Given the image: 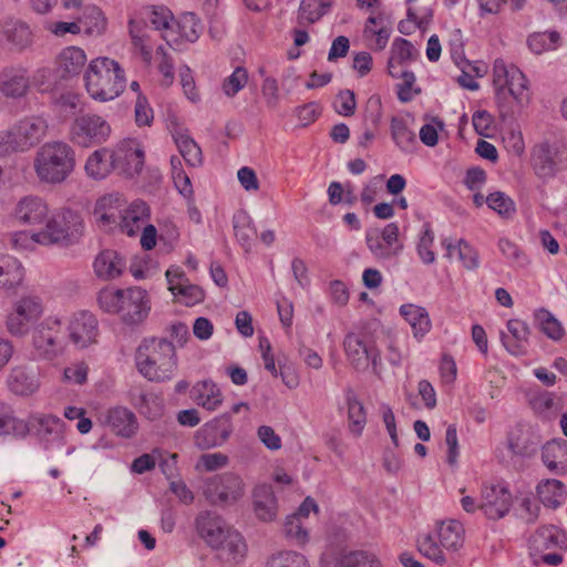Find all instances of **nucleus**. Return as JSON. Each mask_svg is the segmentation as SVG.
<instances>
[{
    "label": "nucleus",
    "mask_w": 567,
    "mask_h": 567,
    "mask_svg": "<svg viewBox=\"0 0 567 567\" xmlns=\"http://www.w3.org/2000/svg\"><path fill=\"white\" fill-rule=\"evenodd\" d=\"M400 315L410 324L413 336L422 339L432 328L427 310L414 303H404L400 307Z\"/></svg>",
    "instance_id": "nucleus-36"
},
{
    "label": "nucleus",
    "mask_w": 567,
    "mask_h": 567,
    "mask_svg": "<svg viewBox=\"0 0 567 567\" xmlns=\"http://www.w3.org/2000/svg\"><path fill=\"white\" fill-rule=\"evenodd\" d=\"M128 34L135 51L140 52L143 61L151 64L153 59V45L151 44L150 28L142 20L128 21Z\"/></svg>",
    "instance_id": "nucleus-37"
},
{
    "label": "nucleus",
    "mask_w": 567,
    "mask_h": 567,
    "mask_svg": "<svg viewBox=\"0 0 567 567\" xmlns=\"http://www.w3.org/2000/svg\"><path fill=\"white\" fill-rule=\"evenodd\" d=\"M30 89L28 70L21 65L6 66L0 72V97L18 100Z\"/></svg>",
    "instance_id": "nucleus-19"
},
{
    "label": "nucleus",
    "mask_w": 567,
    "mask_h": 567,
    "mask_svg": "<svg viewBox=\"0 0 567 567\" xmlns=\"http://www.w3.org/2000/svg\"><path fill=\"white\" fill-rule=\"evenodd\" d=\"M111 125L97 114H81L70 126V140L81 147L105 143L111 135Z\"/></svg>",
    "instance_id": "nucleus-10"
},
{
    "label": "nucleus",
    "mask_w": 567,
    "mask_h": 567,
    "mask_svg": "<svg viewBox=\"0 0 567 567\" xmlns=\"http://www.w3.org/2000/svg\"><path fill=\"white\" fill-rule=\"evenodd\" d=\"M175 30L179 42L183 40L195 42L199 38L202 27L194 13L186 12L178 21L175 20Z\"/></svg>",
    "instance_id": "nucleus-53"
},
{
    "label": "nucleus",
    "mask_w": 567,
    "mask_h": 567,
    "mask_svg": "<svg viewBox=\"0 0 567 567\" xmlns=\"http://www.w3.org/2000/svg\"><path fill=\"white\" fill-rule=\"evenodd\" d=\"M199 536L210 546H220L221 539L231 529L224 519L213 512H202L196 518Z\"/></svg>",
    "instance_id": "nucleus-23"
},
{
    "label": "nucleus",
    "mask_w": 567,
    "mask_h": 567,
    "mask_svg": "<svg viewBox=\"0 0 567 567\" xmlns=\"http://www.w3.org/2000/svg\"><path fill=\"white\" fill-rule=\"evenodd\" d=\"M536 493L540 503L549 508L559 507L567 497L564 484L554 478L540 481L536 487Z\"/></svg>",
    "instance_id": "nucleus-43"
},
{
    "label": "nucleus",
    "mask_w": 567,
    "mask_h": 567,
    "mask_svg": "<svg viewBox=\"0 0 567 567\" xmlns=\"http://www.w3.org/2000/svg\"><path fill=\"white\" fill-rule=\"evenodd\" d=\"M513 505L509 489L503 484H484L481 489L480 509L493 520L507 515Z\"/></svg>",
    "instance_id": "nucleus-13"
},
{
    "label": "nucleus",
    "mask_w": 567,
    "mask_h": 567,
    "mask_svg": "<svg viewBox=\"0 0 567 567\" xmlns=\"http://www.w3.org/2000/svg\"><path fill=\"white\" fill-rule=\"evenodd\" d=\"M113 148L101 147L92 152L85 162L84 171L87 177L102 181L115 171Z\"/></svg>",
    "instance_id": "nucleus-27"
},
{
    "label": "nucleus",
    "mask_w": 567,
    "mask_h": 567,
    "mask_svg": "<svg viewBox=\"0 0 567 567\" xmlns=\"http://www.w3.org/2000/svg\"><path fill=\"white\" fill-rule=\"evenodd\" d=\"M542 331L553 340H559L564 334V329L560 322L545 309H540L535 315Z\"/></svg>",
    "instance_id": "nucleus-58"
},
{
    "label": "nucleus",
    "mask_w": 567,
    "mask_h": 567,
    "mask_svg": "<svg viewBox=\"0 0 567 567\" xmlns=\"http://www.w3.org/2000/svg\"><path fill=\"white\" fill-rule=\"evenodd\" d=\"M255 512L264 522H271L278 513L277 498L269 485H259L254 491Z\"/></svg>",
    "instance_id": "nucleus-38"
},
{
    "label": "nucleus",
    "mask_w": 567,
    "mask_h": 567,
    "mask_svg": "<svg viewBox=\"0 0 567 567\" xmlns=\"http://www.w3.org/2000/svg\"><path fill=\"white\" fill-rule=\"evenodd\" d=\"M10 392L19 396H31L41 386L40 370L34 365H16L7 378Z\"/></svg>",
    "instance_id": "nucleus-16"
},
{
    "label": "nucleus",
    "mask_w": 567,
    "mask_h": 567,
    "mask_svg": "<svg viewBox=\"0 0 567 567\" xmlns=\"http://www.w3.org/2000/svg\"><path fill=\"white\" fill-rule=\"evenodd\" d=\"M365 239L369 249L379 259H389L400 251V248H391L386 246L377 230L368 231Z\"/></svg>",
    "instance_id": "nucleus-61"
},
{
    "label": "nucleus",
    "mask_w": 567,
    "mask_h": 567,
    "mask_svg": "<svg viewBox=\"0 0 567 567\" xmlns=\"http://www.w3.org/2000/svg\"><path fill=\"white\" fill-rule=\"evenodd\" d=\"M442 246L446 249L447 258H452L453 252L456 251L458 259L466 269L474 270L478 267V252L465 240L461 239L456 245H453L450 239H443Z\"/></svg>",
    "instance_id": "nucleus-47"
},
{
    "label": "nucleus",
    "mask_w": 567,
    "mask_h": 567,
    "mask_svg": "<svg viewBox=\"0 0 567 567\" xmlns=\"http://www.w3.org/2000/svg\"><path fill=\"white\" fill-rule=\"evenodd\" d=\"M247 82V70L243 66H237L234 72L223 81L221 90L226 96L234 97L246 86Z\"/></svg>",
    "instance_id": "nucleus-59"
},
{
    "label": "nucleus",
    "mask_w": 567,
    "mask_h": 567,
    "mask_svg": "<svg viewBox=\"0 0 567 567\" xmlns=\"http://www.w3.org/2000/svg\"><path fill=\"white\" fill-rule=\"evenodd\" d=\"M113 161L115 171L126 177L138 175L144 166V151L140 143L132 138H125L113 147Z\"/></svg>",
    "instance_id": "nucleus-14"
},
{
    "label": "nucleus",
    "mask_w": 567,
    "mask_h": 567,
    "mask_svg": "<svg viewBox=\"0 0 567 567\" xmlns=\"http://www.w3.org/2000/svg\"><path fill=\"white\" fill-rule=\"evenodd\" d=\"M75 165V151L63 141H49L42 144L33 158V171L38 179L50 185L66 181Z\"/></svg>",
    "instance_id": "nucleus-2"
},
{
    "label": "nucleus",
    "mask_w": 567,
    "mask_h": 567,
    "mask_svg": "<svg viewBox=\"0 0 567 567\" xmlns=\"http://www.w3.org/2000/svg\"><path fill=\"white\" fill-rule=\"evenodd\" d=\"M103 424L107 426L114 435L124 439L134 436L138 429L135 414L124 406L109 409L104 414Z\"/></svg>",
    "instance_id": "nucleus-22"
},
{
    "label": "nucleus",
    "mask_w": 567,
    "mask_h": 567,
    "mask_svg": "<svg viewBox=\"0 0 567 567\" xmlns=\"http://www.w3.org/2000/svg\"><path fill=\"white\" fill-rule=\"evenodd\" d=\"M125 204L126 199L120 193H111L100 197L93 213L97 224L106 228L118 226Z\"/></svg>",
    "instance_id": "nucleus-20"
},
{
    "label": "nucleus",
    "mask_w": 567,
    "mask_h": 567,
    "mask_svg": "<svg viewBox=\"0 0 567 567\" xmlns=\"http://www.w3.org/2000/svg\"><path fill=\"white\" fill-rule=\"evenodd\" d=\"M486 204L489 208L504 217H511L515 213L514 202L502 192L489 194L486 197Z\"/></svg>",
    "instance_id": "nucleus-62"
},
{
    "label": "nucleus",
    "mask_w": 567,
    "mask_h": 567,
    "mask_svg": "<svg viewBox=\"0 0 567 567\" xmlns=\"http://www.w3.org/2000/svg\"><path fill=\"white\" fill-rule=\"evenodd\" d=\"M390 53L388 72L392 78H399L400 73L398 70L403 69L405 63L414 61L417 56V51L413 44L403 38L394 39Z\"/></svg>",
    "instance_id": "nucleus-33"
},
{
    "label": "nucleus",
    "mask_w": 567,
    "mask_h": 567,
    "mask_svg": "<svg viewBox=\"0 0 567 567\" xmlns=\"http://www.w3.org/2000/svg\"><path fill=\"white\" fill-rule=\"evenodd\" d=\"M498 247L502 254L509 260L512 266L523 268L528 264L527 256L519 249V247L508 239H501Z\"/></svg>",
    "instance_id": "nucleus-64"
},
{
    "label": "nucleus",
    "mask_w": 567,
    "mask_h": 567,
    "mask_svg": "<svg viewBox=\"0 0 567 567\" xmlns=\"http://www.w3.org/2000/svg\"><path fill=\"white\" fill-rule=\"evenodd\" d=\"M233 430L230 414L224 413L200 426L194 435V443L199 450L221 446L230 437Z\"/></svg>",
    "instance_id": "nucleus-15"
},
{
    "label": "nucleus",
    "mask_w": 567,
    "mask_h": 567,
    "mask_svg": "<svg viewBox=\"0 0 567 567\" xmlns=\"http://www.w3.org/2000/svg\"><path fill=\"white\" fill-rule=\"evenodd\" d=\"M93 267L100 279L113 280L122 275L125 262L115 250L106 249L96 256Z\"/></svg>",
    "instance_id": "nucleus-34"
},
{
    "label": "nucleus",
    "mask_w": 567,
    "mask_h": 567,
    "mask_svg": "<svg viewBox=\"0 0 567 567\" xmlns=\"http://www.w3.org/2000/svg\"><path fill=\"white\" fill-rule=\"evenodd\" d=\"M391 33V21L382 12L369 17L364 23L363 38L368 41L369 48L374 51L385 49Z\"/></svg>",
    "instance_id": "nucleus-24"
},
{
    "label": "nucleus",
    "mask_w": 567,
    "mask_h": 567,
    "mask_svg": "<svg viewBox=\"0 0 567 567\" xmlns=\"http://www.w3.org/2000/svg\"><path fill=\"white\" fill-rule=\"evenodd\" d=\"M437 544L432 535H424L417 540L419 551L439 565L446 563L444 549L456 550L463 542V526L457 520L442 522L436 529Z\"/></svg>",
    "instance_id": "nucleus-6"
},
{
    "label": "nucleus",
    "mask_w": 567,
    "mask_h": 567,
    "mask_svg": "<svg viewBox=\"0 0 567 567\" xmlns=\"http://www.w3.org/2000/svg\"><path fill=\"white\" fill-rule=\"evenodd\" d=\"M346 355L358 371H365L370 364L377 372L381 358L374 342L364 334L350 332L343 341Z\"/></svg>",
    "instance_id": "nucleus-11"
},
{
    "label": "nucleus",
    "mask_w": 567,
    "mask_h": 567,
    "mask_svg": "<svg viewBox=\"0 0 567 567\" xmlns=\"http://www.w3.org/2000/svg\"><path fill=\"white\" fill-rule=\"evenodd\" d=\"M44 221V228L37 231V237L42 246L68 247L78 243L83 235L82 217L69 208L56 210Z\"/></svg>",
    "instance_id": "nucleus-4"
},
{
    "label": "nucleus",
    "mask_w": 567,
    "mask_h": 567,
    "mask_svg": "<svg viewBox=\"0 0 567 567\" xmlns=\"http://www.w3.org/2000/svg\"><path fill=\"white\" fill-rule=\"evenodd\" d=\"M560 164L561 158L557 147L540 143L532 150L530 165L538 177H553L559 171Z\"/></svg>",
    "instance_id": "nucleus-21"
},
{
    "label": "nucleus",
    "mask_w": 567,
    "mask_h": 567,
    "mask_svg": "<svg viewBox=\"0 0 567 567\" xmlns=\"http://www.w3.org/2000/svg\"><path fill=\"white\" fill-rule=\"evenodd\" d=\"M151 23L156 30L163 31L162 38L168 47L177 49L179 38L176 35L175 19L166 8H155L151 14Z\"/></svg>",
    "instance_id": "nucleus-42"
},
{
    "label": "nucleus",
    "mask_w": 567,
    "mask_h": 567,
    "mask_svg": "<svg viewBox=\"0 0 567 567\" xmlns=\"http://www.w3.org/2000/svg\"><path fill=\"white\" fill-rule=\"evenodd\" d=\"M434 244V233L430 226H425L422 235L417 243V254L422 261L426 265H431L435 261V252L432 247Z\"/></svg>",
    "instance_id": "nucleus-63"
},
{
    "label": "nucleus",
    "mask_w": 567,
    "mask_h": 567,
    "mask_svg": "<svg viewBox=\"0 0 567 567\" xmlns=\"http://www.w3.org/2000/svg\"><path fill=\"white\" fill-rule=\"evenodd\" d=\"M542 460L545 466L553 472L564 474L567 472V441L564 439L547 442L542 450Z\"/></svg>",
    "instance_id": "nucleus-35"
},
{
    "label": "nucleus",
    "mask_w": 567,
    "mask_h": 567,
    "mask_svg": "<svg viewBox=\"0 0 567 567\" xmlns=\"http://www.w3.org/2000/svg\"><path fill=\"white\" fill-rule=\"evenodd\" d=\"M329 2L322 0H301L298 10L299 23H315L320 20L330 8Z\"/></svg>",
    "instance_id": "nucleus-52"
},
{
    "label": "nucleus",
    "mask_w": 567,
    "mask_h": 567,
    "mask_svg": "<svg viewBox=\"0 0 567 567\" xmlns=\"http://www.w3.org/2000/svg\"><path fill=\"white\" fill-rule=\"evenodd\" d=\"M84 81L89 95L100 102L114 100L126 85L123 68L107 56L96 58L89 63Z\"/></svg>",
    "instance_id": "nucleus-3"
},
{
    "label": "nucleus",
    "mask_w": 567,
    "mask_h": 567,
    "mask_svg": "<svg viewBox=\"0 0 567 567\" xmlns=\"http://www.w3.org/2000/svg\"><path fill=\"white\" fill-rule=\"evenodd\" d=\"M125 289L104 288L97 295L101 309L109 313H118Z\"/></svg>",
    "instance_id": "nucleus-60"
},
{
    "label": "nucleus",
    "mask_w": 567,
    "mask_h": 567,
    "mask_svg": "<svg viewBox=\"0 0 567 567\" xmlns=\"http://www.w3.org/2000/svg\"><path fill=\"white\" fill-rule=\"evenodd\" d=\"M61 326L58 317L50 316L33 328L31 344L37 359L52 361L62 354Z\"/></svg>",
    "instance_id": "nucleus-8"
},
{
    "label": "nucleus",
    "mask_w": 567,
    "mask_h": 567,
    "mask_svg": "<svg viewBox=\"0 0 567 567\" xmlns=\"http://www.w3.org/2000/svg\"><path fill=\"white\" fill-rule=\"evenodd\" d=\"M347 404L348 430L354 437H360L367 425V411L353 389L344 391Z\"/></svg>",
    "instance_id": "nucleus-32"
},
{
    "label": "nucleus",
    "mask_w": 567,
    "mask_h": 567,
    "mask_svg": "<svg viewBox=\"0 0 567 567\" xmlns=\"http://www.w3.org/2000/svg\"><path fill=\"white\" fill-rule=\"evenodd\" d=\"M173 138L181 155L188 165L195 167L202 164L200 147L193 138L182 132H175Z\"/></svg>",
    "instance_id": "nucleus-49"
},
{
    "label": "nucleus",
    "mask_w": 567,
    "mask_h": 567,
    "mask_svg": "<svg viewBox=\"0 0 567 567\" xmlns=\"http://www.w3.org/2000/svg\"><path fill=\"white\" fill-rule=\"evenodd\" d=\"M135 364L137 371L151 382L169 381L178 365L175 346L164 338L144 339L136 349Z\"/></svg>",
    "instance_id": "nucleus-1"
},
{
    "label": "nucleus",
    "mask_w": 567,
    "mask_h": 567,
    "mask_svg": "<svg viewBox=\"0 0 567 567\" xmlns=\"http://www.w3.org/2000/svg\"><path fill=\"white\" fill-rule=\"evenodd\" d=\"M190 398L198 406L209 412L216 411L224 401L221 390L212 380L196 382L190 390Z\"/></svg>",
    "instance_id": "nucleus-29"
},
{
    "label": "nucleus",
    "mask_w": 567,
    "mask_h": 567,
    "mask_svg": "<svg viewBox=\"0 0 567 567\" xmlns=\"http://www.w3.org/2000/svg\"><path fill=\"white\" fill-rule=\"evenodd\" d=\"M49 124L42 116H27L7 131L0 132V156L25 152L39 144L48 134Z\"/></svg>",
    "instance_id": "nucleus-5"
},
{
    "label": "nucleus",
    "mask_w": 567,
    "mask_h": 567,
    "mask_svg": "<svg viewBox=\"0 0 567 567\" xmlns=\"http://www.w3.org/2000/svg\"><path fill=\"white\" fill-rule=\"evenodd\" d=\"M150 219V207L141 199L132 202L124 209L118 227L127 236H135Z\"/></svg>",
    "instance_id": "nucleus-28"
},
{
    "label": "nucleus",
    "mask_w": 567,
    "mask_h": 567,
    "mask_svg": "<svg viewBox=\"0 0 567 567\" xmlns=\"http://www.w3.org/2000/svg\"><path fill=\"white\" fill-rule=\"evenodd\" d=\"M284 535L293 545L305 546L309 542L306 523L297 516L288 515L284 523Z\"/></svg>",
    "instance_id": "nucleus-51"
},
{
    "label": "nucleus",
    "mask_w": 567,
    "mask_h": 567,
    "mask_svg": "<svg viewBox=\"0 0 567 567\" xmlns=\"http://www.w3.org/2000/svg\"><path fill=\"white\" fill-rule=\"evenodd\" d=\"M24 279V268L14 257L0 255V288L11 290L19 287Z\"/></svg>",
    "instance_id": "nucleus-39"
},
{
    "label": "nucleus",
    "mask_w": 567,
    "mask_h": 567,
    "mask_svg": "<svg viewBox=\"0 0 567 567\" xmlns=\"http://www.w3.org/2000/svg\"><path fill=\"white\" fill-rule=\"evenodd\" d=\"M561 539L559 528L554 525L539 527L529 539V549L532 556L537 560V555L548 549L557 547Z\"/></svg>",
    "instance_id": "nucleus-40"
},
{
    "label": "nucleus",
    "mask_w": 567,
    "mask_h": 567,
    "mask_svg": "<svg viewBox=\"0 0 567 567\" xmlns=\"http://www.w3.org/2000/svg\"><path fill=\"white\" fill-rule=\"evenodd\" d=\"M166 278L169 290L175 296L184 297L186 305H195L204 300V290L198 286L187 284L184 272L178 269H168Z\"/></svg>",
    "instance_id": "nucleus-30"
},
{
    "label": "nucleus",
    "mask_w": 567,
    "mask_h": 567,
    "mask_svg": "<svg viewBox=\"0 0 567 567\" xmlns=\"http://www.w3.org/2000/svg\"><path fill=\"white\" fill-rule=\"evenodd\" d=\"M78 23L80 27H84V32L87 35H102L107 27L104 13L94 4L83 8L82 14L78 18Z\"/></svg>",
    "instance_id": "nucleus-46"
},
{
    "label": "nucleus",
    "mask_w": 567,
    "mask_h": 567,
    "mask_svg": "<svg viewBox=\"0 0 567 567\" xmlns=\"http://www.w3.org/2000/svg\"><path fill=\"white\" fill-rule=\"evenodd\" d=\"M86 63V54L79 47H68L61 51L58 58L59 69L63 76L79 74Z\"/></svg>",
    "instance_id": "nucleus-44"
},
{
    "label": "nucleus",
    "mask_w": 567,
    "mask_h": 567,
    "mask_svg": "<svg viewBox=\"0 0 567 567\" xmlns=\"http://www.w3.org/2000/svg\"><path fill=\"white\" fill-rule=\"evenodd\" d=\"M390 131L393 142L402 152L413 153L416 150V135L405 118L393 116L390 123Z\"/></svg>",
    "instance_id": "nucleus-41"
},
{
    "label": "nucleus",
    "mask_w": 567,
    "mask_h": 567,
    "mask_svg": "<svg viewBox=\"0 0 567 567\" xmlns=\"http://www.w3.org/2000/svg\"><path fill=\"white\" fill-rule=\"evenodd\" d=\"M11 433L24 436L28 433V424L17 419L8 404L0 402V436Z\"/></svg>",
    "instance_id": "nucleus-50"
},
{
    "label": "nucleus",
    "mask_w": 567,
    "mask_h": 567,
    "mask_svg": "<svg viewBox=\"0 0 567 567\" xmlns=\"http://www.w3.org/2000/svg\"><path fill=\"white\" fill-rule=\"evenodd\" d=\"M49 206L37 196L21 198L14 208V217L24 225H41L49 217Z\"/></svg>",
    "instance_id": "nucleus-26"
},
{
    "label": "nucleus",
    "mask_w": 567,
    "mask_h": 567,
    "mask_svg": "<svg viewBox=\"0 0 567 567\" xmlns=\"http://www.w3.org/2000/svg\"><path fill=\"white\" fill-rule=\"evenodd\" d=\"M508 333H502V342L506 350L513 355L526 353L529 328L519 319H511L507 322Z\"/></svg>",
    "instance_id": "nucleus-31"
},
{
    "label": "nucleus",
    "mask_w": 567,
    "mask_h": 567,
    "mask_svg": "<svg viewBox=\"0 0 567 567\" xmlns=\"http://www.w3.org/2000/svg\"><path fill=\"white\" fill-rule=\"evenodd\" d=\"M245 493V484L234 473H223L208 478L204 494L212 504L225 505L237 502Z\"/></svg>",
    "instance_id": "nucleus-12"
},
{
    "label": "nucleus",
    "mask_w": 567,
    "mask_h": 567,
    "mask_svg": "<svg viewBox=\"0 0 567 567\" xmlns=\"http://www.w3.org/2000/svg\"><path fill=\"white\" fill-rule=\"evenodd\" d=\"M148 310L150 306L145 290L141 288L125 289L118 310V315L124 322L140 323L147 317Z\"/></svg>",
    "instance_id": "nucleus-18"
},
{
    "label": "nucleus",
    "mask_w": 567,
    "mask_h": 567,
    "mask_svg": "<svg viewBox=\"0 0 567 567\" xmlns=\"http://www.w3.org/2000/svg\"><path fill=\"white\" fill-rule=\"evenodd\" d=\"M3 32L7 42L13 51L22 52L33 43V32L25 22L17 21L8 24Z\"/></svg>",
    "instance_id": "nucleus-45"
},
{
    "label": "nucleus",
    "mask_w": 567,
    "mask_h": 567,
    "mask_svg": "<svg viewBox=\"0 0 567 567\" xmlns=\"http://www.w3.org/2000/svg\"><path fill=\"white\" fill-rule=\"evenodd\" d=\"M215 548L220 551V556L225 559L237 561L239 558L244 557L246 544L239 533L230 529L221 539L220 546H216Z\"/></svg>",
    "instance_id": "nucleus-48"
},
{
    "label": "nucleus",
    "mask_w": 567,
    "mask_h": 567,
    "mask_svg": "<svg viewBox=\"0 0 567 567\" xmlns=\"http://www.w3.org/2000/svg\"><path fill=\"white\" fill-rule=\"evenodd\" d=\"M340 567H383L375 554L367 550H355L344 555Z\"/></svg>",
    "instance_id": "nucleus-56"
},
{
    "label": "nucleus",
    "mask_w": 567,
    "mask_h": 567,
    "mask_svg": "<svg viewBox=\"0 0 567 567\" xmlns=\"http://www.w3.org/2000/svg\"><path fill=\"white\" fill-rule=\"evenodd\" d=\"M559 39L560 37L556 31L536 32L528 37L527 44L534 53L540 54L548 50H555Z\"/></svg>",
    "instance_id": "nucleus-55"
},
{
    "label": "nucleus",
    "mask_w": 567,
    "mask_h": 567,
    "mask_svg": "<svg viewBox=\"0 0 567 567\" xmlns=\"http://www.w3.org/2000/svg\"><path fill=\"white\" fill-rule=\"evenodd\" d=\"M493 85L497 97L507 93L513 96L520 106L526 105L530 100L527 79L515 65H507L504 60L497 59L493 65Z\"/></svg>",
    "instance_id": "nucleus-7"
},
{
    "label": "nucleus",
    "mask_w": 567,
    "mask_h": 567,
    "mask_svg": "<svg viewBox=\"0 0 567 567\" xmlns=\"http://www.w3.org/2000/svg\"><path fill=\"white\" fill-rule=\"evenodd\" d=\"M266 567H309V563L302 554L286 550L271 556Z\"/></svg>",
    "instance_id": "nucleus-57"
},
{
    "label": "nucleus",
    "mask_w": 567,
    "mask_h": 567,
    "mask_svg": "<svg viewBox=\"0 0 567 567\" xmlns=\"http://www.w3.org/2000/svg\"><path fill=\"white\" fill-rule=\"evenodd\" d=\"M70 340L78 348H86L94 343L97 337V320L89 311H79L72 316L69 326Z\"/></svg>",
    "instance_id": "nucleus-17"
},
{
    "label": "nucleus",
    "mask_w": 567,
    "mask_h": 567,
    "mask_svg": "<svg viewBox=\"0 0 567 567\" xmlns=\"http://www.w3.org/2000/svg\"><path fill=\"white\" fill-rule=\"evenodd\" d=\"M234 230L241 246L248 251L256 237V229L250 217L246 213H238L234 216Z\"/></svg>",
    "instance_id": "nucleus-54"
},
{
    "label": "nucleus",
    "mask_w": 567,
    "mask_h": 567,
    "mask_svg": "<svg viewBox=\"0 0 567 567\" xmlns=\"http://www.w3.org/2000/svg\"><path fill=\"white\" fill-rule=\"evenodd\" d=\"M35 435L43 442H56L63 439L64 422L52 414L35 413L27 422Z\"/></svg>",
    "instance_id": "nucleus-25"
},
{
    "label": "nucleus",
    "mask_w": 567,
    "mask_h": 567,
    "mask_svg": "<svg viewBox=\"0 0 567 567\" xmlns=\"http://www.w3.org/2000/svg\"><path fill=\"white\" fill-rule=\"evenodd\" d=\"M43 313L42 299L35 295H24L13 303L12 310L7 317V329L12 336L23 337L29 333L31 326L38 322Z\"/></svg>",
    "instance_id": "nucleus-9"
}]
</instances>
